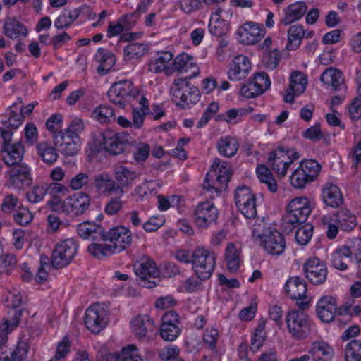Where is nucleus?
I'll return each instance as SVG.
<instances>
[{
	"instance_id": "nucleus-7",
	"label": "nucleus",
	"mask_w": 361,
	"mask_h": 361,
	"mask_svg": "<svg viewBox=\"0 0 361 361\" xmlns=\"http://www.w3.org/2000/svg\"><path fill=\"white\" fill-rule=\"evenodd\" d=\"M216 256L205 248H197L192 255V268L197 276L201 280L209 279L215 267Z\"/></svg>"
},
{
	"instance_id": "nucleus-20",
	"label": "nucleus",
	"mask_w": 361,
	"mask_h": 361,
	"mask_svg": "<svg viewBox=\"0 0 361 361\" xmlns=\"http://www.w3.org/2000/svg\"><path fill=\"white\" fill-rule=\"evenodd\" d=\"M265 30L258 23L247 22L238 30L239 40L245 44H254L259 42L264 36Z\"/></svg>"
},
{
	"instance_id": "nucleus-60",
	"label": "nucleus",
	"mask_w": 361,
	"mask_h": 361,
	"mask_svg": "<svg viewBox=\"0 0 361 361\" xmlns=\"http://www.w3.org/2000/svg\"><path fill=\"white\" fill-rule=\"evenodd\" d=\"M84 129V123L80 118H75L70 123L68 128L64 131L60 132L66 133L73 137H79L78 134Z\"/></svg>"
},
{
	"instance_id": "nucleus-53",
	"label": "nucleus",
	"mask_w": 361,
	"mask_h": 361,
	"mask_svg": "<svg viewBox=\"0 0 361 361\" xmlns=\"http://www.w3.org/2000/svg\"><path fill=\"white\" fill-rule=\"evenodd\" d=\"M147 50V45L143 43H130L123 49L125 56L128 59L139 58Z\"/></svg>"
},
{
	"instance_id": "nucleus-27",
	"label": "nucleus",
	"mask_w": 361,
	"mask_h": 361,
	"mask_svg": "<svg viewBox=\"0 0 361 361\" xmlns=\"http://www.w3.org/2000/svg\"><path fill=\"white\" fill-rule=\"evenodd\" d=\"M77 232L84 239L96 241L102 240L104 229L100 225L94 222L85 221L78 225Z\"/></svg>"
},
{
	"instance_id": "nucleus-22",
	"label": "nucleus",
	"mask_w": 361,
	"mask_h": 361,
	"mask_svg": "<svg viewBox=\"0 0 361 361\" xmlns=\"http://www.w3.org/2000/svg\"><path fill=\"white\" fill-rule=\"evenodd\" d=\"M336 300L331 296H323L317 302V314L324 322H331L337 312Z\"/></svg>"
},
{
	"instance_id": "nucleus-5",
	"label": "nucleus",
	"mask_w": 361,
	"mask_h": 361,
	"mask_svg": "<svg viewBox=\"0 0 361 361\" xmlns=\"http://www.w3.org/2000/svg\"><path fill=\"white\" fill-rule=\"evenodd\" d=\"M135 274L140 278L139 284L147 288L157 286L160 280V271L155 262L149 258L142 257L133 264Z\"/></svg>"
},
{
	"instance_id": "nucleus-23",
	"label": "nucleus",
	"mask_w": 361,
	"mask_h": 361,
	"mask_svg": "<svg viewBox=\"0 0 361 361\" xmlns=\"http://www.w3.org/2000/svg\"><path fill=\"white\" fill-rule=\"evenodd\" d=\"M54 145L59 147L60 152L66 156H73L79 150L78 142L79 137H73L66 133L58 132L53 136Z\"/></svg>"
},
{
	"instance_id": "nucleus-21",
	"label": "nucleus",
	"mask_w": 361,
	"mask_h": 361,
	"mask_svg": "<svg viewBox=\"0 0 361 361\" xmlns=\"http://www.w3.org/2000/svg\"><path fill=\"white\" fill-rule=\"evenodd\" d=\"M251 69L249 59L245 55H238L229 64L228 77L231 80H241L247 76Z\"/></svg>"
},
{
	"instance_id": "nucleus-39",
	"label": "nucleus",
	"mask_w": 361,
	"mask_h": 361,
	"mask_svg": "<svg viewBox=\"0 0 361 361\" xmlns=\"http://www.w3.org/2000/svg\"><path fill=\"white\" fill-rule=\"evenodd\" d=\"M22 104V99L18 97L17 102H16L12 106H10L8 119V121L3 122L4 125L8 126L12 128H17L22 124V122L24 119V107L23 105H21L17 109V106Z\"/></svg>"
},
{
	"instance_id": "nucleus-44",
	"label": "nucleus",
	"mask_w": 361,
	"mask_h": 361,
	"mask_svg": "<svg viewBox=\"0 0 361 361\" xmlns=\"http://www.w3.org/2000/svg\"><path fill=\"white\" fill-rule=\"evenodd\" d=\"M173 59L172 53L169 51H164L161 53L154 60H152L149 63V70L152 73H159L165 71L166 73H169V68L167 67V63Z\"/></svg>"
},
{
	"instance_id": "nucleus-32",
	"label": "nucleus",
	"mask_w": 361,
	"mask_h": 361,
	"mask_svg": "<svg viewBox=\"0 0 361 361\" xmlns=\"http://www.w3.org/2000/svg\"><path fill=\"white\" fill-rule=\"evenodd\" d=\"M285 290L292 299L306 296L307 286L304 279L299 276L290 277L285 285Z\"/></svg>"
},
{
	"instance_id": "nucleus-41",
	"label": "nucleus",
	"mask_w": 361,
	"mask_h": 361,
	"mask_svg": "<svg viewBox=\"0 0 361 361\" xmlns=\"http://www.w3.org/2000/svg\"><path fill=\"white\" fill-rule=\"evenodd\" d=\"M21 315V310H15L13 311V316L11 320L5 319L0 324L1 345H3L6 343L8 340V334L18 326Z\"/></svg>"
},
{
	"instance_id": "nucleus-47",
	"label": "nucleus",
	"mask_w": 361,
	"mask_h": 361,
	"mask_svg": "<svg viewBox=\"0 0 361 361\" xmlns=\"http://www.w3.org/2000/svg\"><path fill=\"white\" fill-rule=\"evenodd\" d=\"M289 89L293 94H300L305 90L307 80L305 75L300 71H295L290 75Z\"/></svg>"
},
{
	"instance_id": "nucleus-28",
	"label": "nucleus",
	"mask_w": 361,
	"mask_h": 361,
	"mask_svg": "<svg viewBox=\"0 0 361 361\" xmlns=\"http://www.w3.org/2000/svg\"><path fill=\"white\" fill-rule=\"evenodd\" d=\"M320 80L326 86L331 87L334 91L345 88L343 73L338 69L330 67L326 69L320 76Z\"/></svg>"
},
{
	"instance_id": "nucleus-16",
	"label": "nucleus",
	"mask_w": 361,
	"mask_h": 361,
	"mask_svg": "<svg viewBox=\"0 0 361 361\" xmlns=\"http://www.w3.org/2000/svg\"><path fill=\"white\" fill-rule=\"evenodd\" d=\"M90 196L84 192H78L64 200V212L73 216L84 214L90 205Z\"/></svg>"
},
{
	"instance_id": "nucleus-8",
	"label": "nucleus",
	"mask_w": 361,
	"mask_h": 361,
	"mask_svg": "<svg viewBox=\"0 0 361 361\" xmlns=\"http://www.w3.org/2000/svg\"><path fill=\"white\" fill-rule=\"evenodd\" d=\"M139 90L128 80L114 83L107 92L109 99L121 108L137 97Z\"/></svg>"
},
{
	"instance_id": "nucleus-12",
	"label": "nucleus",
	"mask_w": 361,
	"mask_h": 361,
	"mask_svg": "<svg viewBox=\"0 0 361 361\" xmlns=\"http://www.w3.org/2000/svg\"><path fill=\"white\" fill-rule=\"evenodd\" d=\"M77 252V245L73 239L58 243L52 251L51 263L54 268L61 269L67 266Z\"/></svg>"
},
{
	"instance_id": "nucleus-3",
	"label": "nucleus",
	"mask_w": 361,
	"mask_h": 361,
	"mask_svg": "<svg viewBox=\"0 0 361 361\" xmlns=\"http://www.w3.org/2000/svg\"><path fill=\"white\" fill-rule=\"evenodd\" d=\"M311 212L310 203L307 197L293 199L287 206L286 214L282 217V228L288 233L291 232L295 227L307 221Z\"/></svg>"
},
{
	"instance_id": "nucleus-46",
	"label": "nucleus",
	"mask_w": 361,
	"mask_h": 361,
	"mask_svg": "<svg viewBox=\"0 0 361 361\" xmlns=\"http://www.w3.org/2000/svg\"><path fill=\"white\" fill-rule=\"evenodd\" d=\"M38 155L42 160L48 164H53L58 159V154L54 147L47 142H40L37 145Z\"/></svg>"
},
{
	"instance_id": "nucleus-48",
	"label": "nucleus",
	"mask_w": 361,
	"mask_h": 361,
	"mask_svg": "<svg viewBox=\"0 0 361 361\" xmlns=\"http://www.w3.org/2000/svg\"><path fill=\"white\" fill-rule=\"evenodd\" d=\"M225 260L230 271L234 272L238 269L240 264L239 253L236 247L232 243L227 245L225 253Z\"/></svg>"
},
{
	"instance_id": "nucleus-4",
	"label": "nucleus",
	"mask_w": 361,
	"mask_h": 361,
	"mask_svg": "<svg viewBox=\"0 0 361 361\" xmlns=\"http://www.w3.org/2000/svg\"><path fill=\"white\" fill-rule=\"evenodd\" d=\"M173 102L183 108L197 102L200 92L197 87L191 85L186 78H178L173 81L171 87Z\"/></svg>"
},
{
	"instance_id": "nucleus-6",
	"label": "nucleus",
	"mask_w": 361,
	"mask_h": 361,
	"mask_svg": "<svg viewBox=\"0 0 361 361\" xmlns=\"http://www.w3.org/2000/svg\"><path fill=\"white\" fill-rule=\"evenodd\" d=\"M299 158V153L295 149L279 146L275 151L269 153L268 164L278 176L283 177L289 166Z\"/></svg>"
},
{
	"instance_id": "nucleus-51",
	"label": "nucleus",
	"mask_w": 361,
	"mask_h": 361,
	"mask_svg": "<svg viewBox=\"0 0 361 361\" xmlns=\"http://www.w3.org/2000/svg\"><path fill=\"white\" fill-rule=\"evenodd\" d=\"M266 338L265 322H262L255 329L251 340L250 350L255 353L262 346Z\"/></svg>"
},
{
	"instance_id": "nucleus-31",
	"label": "nucleus",
	"mask_w": 361,
	"mask_h": 361,
	"mask_svg": "<svg viewBox=\"0 0 361 361\" xmlns=\"http://www.w3.org/2000/svg\"><path fill=\"white\" fill-rule=\"evenodd\" d=\"M137 178V174L135 171H131L126 167L119 166L114 171V180L118 190V196H122L124 194V188L128 185Z\"/></svg>"
},
{
	"instance_id": "nucleus-35",
	"label": "nucleus",
	"mask_w": 361,
	"mask_h": 361,
	"mask_svg": "<svg viewBox=\"0 0 361 361\" xmlns=\"http://www.w3.org/2000/svg\"><path fill=\"white\" fill-rule=\"evenodd\" d=\"M4 34L11 39H17L27 35L25 25L14 18H7L4 24Z\"/></svg>"
},
{
	"instance_id": "nucleus-37",
	"label": "nucleus",
	"mask_w": 361,
	"mask_h": 361,
	"mask_svg": "<svg viewBox=\"0 0 361 361\" xmlns=\"http://www.w3.org/2000/svg\"><path fill=\"white\" fill-rule=\"evenodd\" d=\"M310 354L313 361H330L334 355V350L326 343L315 342Z\"/></svg>"
},
{
	"instance_id": "nucleus-29",
	"label": "nucleus",
	"mask_w": 361,
	"mask_h": 361,
	"mask_svg": "<svg viewBox=\"0 0 361 361\" xmlns=\"http://www.w3.org/2000/svg\"><path fill=\"white\" fill-rule=\"evenodd\" d=\"M307 6L303 1H298L289 5L284 9V17L281 22L285 25L300 19L307 12Z\"/></svg>"
},
{
	"instance_id": "nucleus-17",
	"label": "nucleus",
	"mask_w": 361,
	"mask_h": 361,
	"mask_svg": "<svg viewBox=\"0 0 361 361\" xmlns=\"http://www.w3.org/2000/svg\"><path fill=\"white\" fill-rule=\"evenodd\" d=\"M102 136L105 150L114 155L122 153L125 149L126 144L128 143L130 139L128 133L116 134L111 130L104 131Z\"/></svg>"
},
{
	"instance_id": "nucleus-9",
	"label": "nucleus",
	"mask_w": 361,
	"mask_h": 361,
	"mask_svg": "<svg viewBox=\"0 0 361 361\" xmlns=\"http://www.w3.org/2000/svg\"><path fill=\"white\" fill-rule=\"evenodd\" d=\"M286 322L288 332L296 339L305 338L310 333V319L303 311H289L286 314Z\"/></svg>"
},
{
	"instance_id": "nucleus-57",
	"label": "nucleus",
	"mask_w": 361,
	"mask_h": 361,
	"mask_svg": "<svg viewBox=\"0 0 361 361\" xmlns=\"http://www.w3.org/2000/svg\"><path fill=\"white\" fill-rule=\"evenodd\" d=\"M181 329L178 325L167 326L161 324L160 326V335L166 341H174L180 334Z\"/></svg>"
},
{
	"instance_id": "nucleus-59",
	"label": "nucleus",
	"mask_w": 361,
	"mask_h": 361,
	"mask_svg": "<svg viewBox=\"0 0 361 361\" xmlns=\"http://www.w3.org/2000/svg\"><path fill=\"white\" fill-rule=\"evenodd\" d=\"M90 181V173L80 172L71 179L69 186L71 189L78 190L87 186Z\"/></svg>"
},
{
	"instance_id": "nucleus-11",
	"label": "nucleus",
	"mask_w": 361,
	"mask_h": 361,
	"mask_svg": "<svg viewBox=\"0 0 361 361\" xmlns=\"http://www.w3.org/2000/svg\"><path fill=\"white\" fill-rule=\"evenodd\" d=\"M108 308L105 304L94 303L87 308L85 312V324L94 334L103 330L108 323Z\"/></svg>"
},
{
	"instance_id": "nucleus-38",
	"label": "nucleus",
	"mask_w": 361,
	"mask_h": 361,
	"mask_svg": "<svg viewBox=\"0 0 361 361\" xmlns=\"http://www.w3.org/2000/svg\"><path fill=\"white\" fill-rule=\"evenodd\" d=\"M334 221L336 223L341 230L352 231L357 225L356 217L348 209H343L336 212Z\"/></svg>"
},
{
	"instance_id": "nucleus-30",
	"label": "nucleus",
	"mask_w": 361,
	"mask_h": 361,
	"mask_svg": "<svg viewBox=\"0 0 361 361\" xmlns=\"http://www.w3.org/2000/svg\"><path fill=\"white\" fill-rule=\"evenodd\" d=\"M189 68H192L190 78L196 76L199 73L198 67L193 63L192 57L188 54L182 53L177 56L172 63L171 69L173 71L187 73Z\"/></svg>"
},
{
	"instance_id": "nucleus-43",
	"label": "nucleus",
	"mask_w": 361,
	"mask_h": 361,
	"mask_svg": "<svg viewBox=\"0 0 361 361\" xmlns=\"http://www.w3.org/2000/svg\"><path fill=\"white\" fill-rule=\"evenodd\" d=\"M51 184L46 183L35 184L29 191L26 192V197L30 203H38L41 202L49 191L51 189Z\"/></svg>"
},
{
	"instance_id": "nucleus-61",
	"label": "nucleus",
	"mask_w": 361,
	"mask_h": 361,
	"mask_svg": "<svg viewBox=\"0 0 361 361\" xmlns=\"http://www.w3.org/2000/svg\"><path fill=\"white\" fill-rule=\"evenodd\" d=\"M14 219L20 226H25L32 220L31 212L26 208H20L14 214Z\"/></svg>"
},
{
	"instance_id": "nucleus-64",
	"label": "nucleus",
	"mask_w": 361,
	"mask_h": 361,
	"mask_svg": "<svg viewBox=\"0 0 361 361\" xmlns=\"http://www.w3.org/2000/svg\"><path fill=\"white\" fill-rule=\"evenodd\" d=\"M123 202L118 197L111 198L105 207V212L109 215L116 214L123 207Z\"/></svg>"
},
{
	"instance_id": "nucleus-52",
	"label": "nucleus",
	"mask_w": 361,
	"mask_h": 361,
	"mask_svg": "<svg viewBox=\"0 0 361 361\" xmlns=\"http://www.w3.org/2000/svg\"><path fill=\"white\" fill-rule=\"evenodd\" d=\"M299 167L308 175L310 180L312 181L317 177L321 170L320 164L313 159L302 161Z\"/></svg>"
},
{
	"instance_id": "nucleus-25",
	"label": "nucleus",
	"mask_w": 361,
	"mask_h": 361,
	"mask_svg": "<svg viewBox=\"0 0 361 361\" xmlns=\"http://www.w3.org/2000/svg\"><path fill=\"white\" fill-rule=\"evenodd\" d=\"M94 185L97 190L103 195H110L114 193L118 195V190L120 189L109 173H102L94 176Z\"/></svg>"
},
{
	"instance_id": "nucleus-55",
	"label": "nucleus",
	"mask_w": 361,
	"mask_h": 361,
	"mask_svg": "<svg viewBox=\"0 0 361 361\" xmlns=\"http://www.w3.org/2000/svg\"><path fill=\"white\" fill-rule=\"evenodd\" d=\"M93 114L101 123L111 122L115 120L114 111L110 106L101 105L93 111Z\"/></svg>"
},
{
	"instance_id": "nucleus-50",
	"label": "nucleus",
	"mask_w": 361,
	"mask_h": 361,
	"mask_svg": "<svg viewBox=\"0 0 361 361\" xmlns=\"http://www.w3.org/2000/svg\"><path fill=\"white\" fill-rule=\"evenodd\" d=\"M345 361H361V341L353 339L345 349Z\"/></svg>"
},
{
	"instance_id": "nucleus-14",
	"label": "nucleus",
	"mask_w": 361,
	"mask_h": 361,
	"mask_svg": "<svg viewBox=\"0 0 361 361\" xmlns=\"http://www.w3.org/2000/svg\"><path fill=\"white\" fill-rule=\"evenodd\" d=\"M305 278L314 286L322 285L327 279L328 269L324 262L310 257L302 265Z\"/></svg>"
},
{
	"instance_id": "nucleus-2",
	"label": "nucleus",
	"mask_w": 361,
	"mask_h": 361,
	"mask_svg": "<svg viewBox=\"0 0 361 361\" xmlns=\"http://www.w3.org/2000/svg\"><path fill=\"white\" fill-rule=\"evenodd\" d=\"M252 236L269 255L279 256L283 253L286 242L282 233L268 226L264 220H257L252 226Z\"/></svg>"
},
{
	"instance_id": "nucleus-26",
	"label": "nucleus",
	"mask_w": 361,
	"mask_h": 361,
	"mask_svg": "<svg viewBox=\"0 0 361 361\" xmlns=\"http://www.w3.org/2000/svg\"><path fill=\"white\" fill-rule=\"evenodd\" d=\"M132 329L135 336L142 339L148 336L154 328V322L149 315L137 316L132 322Z\"/></svg>"
},
{
	"instance_id": "nucleus-58",
	"label": "nucleus",
	"mask_w": 361,
	"mask_h": 361,
	"mask_svg": "<svg viewBox=\"0 0 361 361\" xmlns=\"http://www.w3.org/2000/svg\"><path fill=\"white\" fill-rule=\"evenodd\" d=\"M313 233V226L306 224L299 228L295 233V240L301 245H306L311 239Z\"/></svg>"
},
{
	"instance_id": "nucleus-15",
	"label": "nucleus",
	"mask_w": 361,
	"mask_h": 361,
	"mask_svg": "<svg viewBox=\"0 0 361 361\" xmlns=\"http://www.w3.org/2000/svg\"><path fill=\"white\" fill-rule=\"evenodd\" d=\"M269 76L264 72L256 73L247 83L242 85L241 94L246 98H255L262 94L270 87Z\"/></svg>"
},
{
	"instance_id": "nucleus-33",
	"label": "nucleus",
	"mask_w": 361,
	"mask_h": 361,
	"mask_svg": "<svg viewBox=\"0 0 361 361\" xmlns=\"http://www.w3.org/2000/svg\"><path fill=\"white\" fill-rule=\"evenodd\" d=\"M322 197L325 204L331 207H338L343 203L340 189L331 183L325 184L322 190Z\"/></svg>"
},
{
	"instance_id": "nucleus-34",
	"label": "nucleus",
	"mask_w": 361,
	"mask_h": 361,
	"mask_svg": "<svg viewBox=\"0 0 361 361\" xmlns=\"http://www.w3.org/2000/svg\"><path fill=\"white\" fill-rule=\"evenodd\" d=\"M95 59L100 63L97 68V73L100 75H106L116 63L115 56L104 48L98 49Z\"/></svg>"
},
{
	"instance_id": "nucleus-63",
	"label": "nucleus",
	"mask_w": 361,
	"mask_h": 361,
	"mask_svg": "<svg viewBox=\"0 0 361 361\" xmlns=\"http://www.w3.org/2000/svg\"><path fill=\"white\" fill-rule=\"evenodd\" d=\"M180 9L185 13H191L199 9L202 5L201 0H179Z\"/></svg>"
},
{
	"instance_id": "nucleus-10",
	"label": "nucleus",
	"mask_w": 361,
	"mask_h": 361,
	"mask_svg": "<svg viewBox=\"0 0 361 361\" xmlns=\"http://www.w3.org/2000/svg\"><path fill=\"white\" fill-rule=\"evenodd\" d=\"M221 160L216 158L211 166L212 169L214 170L216 173V180L212 184H210L209 173H207L204 182L202 183V188L210 192L212 194L214 192L216 195H219L223 190H226L228 183L231 178V173L225 166L220 165Z\"/></svg>"
},
{
	"instance_id": "nucleus-62",
	"label": "nucleus",
	"mask_w": 361,
	"mask_h": 361,
	"mask_svg": "<svg viewBox=\"0 0 361 361\" xmlns=\"http://www.w3.org/2000/svg\"><path fill=\"white\" fill-rule=\"evenodd\" d=\"M302 136L307 139L318 141L323 137L320 124L317 123L302 132Z\"/></svg>"
},
{
	"instance_id": "nucleus-49",
	"label": "nucleus",
	"mask_w": 361,
	"mask_h": 361,
	"mask_svg": "<svg viewBox=\"0 0 361 361\" xmlns=\"http://www.w3.org/2000/svg\"><path fill=\"white\" fill-rule=\"evenodd\" d=\"M117 361H142L138 353V349L134 345H129L123 348L121 353H114L112 354Z\"/></svg>"
},
{
	"instance_id": "nucleus-24",
	"label": "nucleus",
	"mask_w": 361,
	"mask_h": 361,
	"mask_svg": "<svg viewBox=\"0 0 361 361\" xmlns=\"http://www.w3.org/2000/svg\"><path fill=\"white\" fill-rule=\"evenodd\" d=\"M1 154L5 164L16 166L20 165L23 160L24 147L20 142L8 146H1Z\"/></svg>"
},
{
	"instance_id": "nucleus-45",
	"label": "nucleus",
	"mask_w": 361,
	"mask_h": 361,
	"mask_svg": "<svg viewBox=\"0 0 361 361\" xmlns=\"http://www.w3.org/2000/svg\"><path fill=\"white\" fill-rule=\"evenodd\" d=\"M219 152L226 157L234 156L238 149V144L237 140L232 137L221 138L217 142Z\"/></svg>"
},
{
	"instance_id": "nucleus-56",
	"label": "nucleus",
	"mask_w": 361,
	"mask_h": 361,
	"mask_svg": "<svg viewBox=\"0 0 361 361\" xmlns=\"http://www.w3.org/2000/svg\"><path fill=\"white\" fill-rule=\"evenodd\" d=\"M281 58V54L275 49L264 53L262 63L267 69L274 70L277 67Z\"/></svg>"
},
{
	"instance_id": "nucleus-36",
	"label": "nucleus",
	"mask_w": 361,
	"mask_h": 361,
	"mask_svg": "<svg viewBox=\"0 0 361 361\" xmlns=\"http://www.w3.org/2000/svg\"><path fill=\"white\" fill-rule=\"evenodd\" d=\"M28 344L26 341L23 340H19L16 349L11 353V355H5L3 351V347L1 345L0 347V361H24L26 359L27 351H28Z\"/></svg>"
},
{
	"instance_id": "nucleus-13",
	"label": "nucleus",
	"mask_w": 361,
	"mask_h": 361,
	"mask_svg": "<svg viewBox=\"0 0 361 361\" xmlns=\"http://www.w3.org/2000/svg\"><path fill=\"white\" fill-rule=\"evenodd\" d=\"M235 202L245 217L254 219L257 216L256 197L250 188L238 187L235 192Z\"/></svg>"
},
{
	"instance_id": "nucleus-1",
	"label": "nucleus",
	"mask_w": 361,
	"mask_h": 361,
	"mask_svg": "<svg viewBox=\"0 0 361 361\" xmlns=\"http://www.w3.org/2000/svg\"><path fill=\"white\" fill-rule=\"evenodd\" d=\"M132 240L131 231L125 226H118L104 231L102 240L110 243H94L88 246L87 250L93 257L102 259L125 250L130 246Z\"/></svg>"
},
{
	"instance_id": "nucleus-18",
	"label": "nucleus",
	"mask_w": 361,
	"mask_h": 361,
	"mask_svg": "<svg viewBox=\"0 0 361 361\" xmlns=\"http://www.w3.org/2000/svg\"><path fill=\"white\" fill-rule=\"evenodd\" d=\"M217 216V209L208 202L200 203L194 211V222L199 228H207Z\"/></svg>"
},
{
	"instance_id": "nucleus-40",
	"label": "nucleus",
	"mask_w": 361,
	"mask_h": 361,
	"mask_svg": "<svg viewBox=\"0 0 361 361\" xmlns=\"http://www.w3.org/2000/svg\"><path fill=\"white\" fill-rule=\"evenodd\" d=\"M305 30L302 25H294L288 30V42L286 48L288 50H296L300 45L302 38L305 35Z\"/></svg>"
},
{
	"instance_id": "nucleus-54",
	"label": "nucleus",
	"mask_w": 361,
	"mask_h": 361,
	"mask_svg": "<svg viewBox=\"0 0 361 361\" xmlns=\"http://www.w3.org/2000/svg\"><path fill=\"white\" fill-rule=\"evenodd\" d=\"M290 181L291 185L298 189L305 188V186L311 182L308 175H307L302 169L298 166L293 173L290 177Z\"/></svg>"
},
{
	"instance_id": "nucleus-42",
	"label": "nucleus",
	"mask_w": 361,
	"mask_h": 361,
	"mask_svg": "<svg viewBox=\"0 0 361 361\" xmlns=\"http://www.w3.org/2000/svg\"><path fill=\"white\" fill-rule=\"evenodd\" d=\"M351 252L348 246H342L332 255L331 264L334 267L340 270H345L350 260Z\"/></svg>"
},
{
	"instance_id": "nucleus-19",
	"label": "nucleus",
	"mask_w": 361,
	"mask_h": 361,
	"mask_svg": "<svg viewBox=\"0 0 361 361\" xmlns=\"http://www.w3.org/2000/svg\"><path fill=\"white\" fill-rule=\"evenodd\" d=\"M9 176L8 185L18 190H23L29 186L32 182L30 169L27 165H18L13 166L8 171Z\"/></svg>"
}]
</instances>
